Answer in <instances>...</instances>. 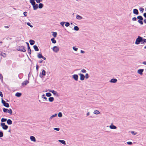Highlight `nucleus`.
<instances>
[{
	"label": "nucleus",
	"instance_id": "21",
	"mask_svg": "<svg viewBox=\"0 0 146 146\" xmlns=\"http://www.w3.org/2000/svg\"><path fill=\"white\" fill-rule=\"evenodd\" d=\"M7 123L8 125H11L12 124V121L10 119H8L7 121Z\"/></svg>",
	"mask_w": 146,
	"mask_h": 146
},
{
	"label": "nucleus",
	"instance_id": "44",
	"mask_svg": "<svg viewBox=\"0 0 146 146\" xmlns=\"http://www.w3.org/2000/svg\"><path fill=\"white\" fill-rule=\"evenodd\" d=\"M85 77L86 79H87L89 78V76L88 74L86 73V74Z\"/></svg>",
	"mask_w": 146,
	"mask_h": 146
},
{
	"label": "nucleus",
	"instance_id": "62",
	"mask_svg": "<svg viewBox=\"0 0 146 146\" xmlns=\"http://www.w3.org/2000/svg\"><path fill=\"white\" fill-rule=\"evenodd\" d=\"M43 59L45 60L46 59V58L45 57H44L43 56H42V58Z\"/></svg>",
	"mask_w": 146,
	"mask_h": 146
},
{
	"label": "nucleus",
	"instance_id": "39",
	"mask_svg": "<svg viewBox=\"0 0 146 146\" xmlns=\"http://www.w3.org/2000/svg\"><path fill=\"white\" fill-rule=\"evenodd\" d=\"M0 79L1 80V82H3V76L2 74L0 73Z\"/></svg>",
	"mask_w": 146,
	"mask_h": 146
},
{
	"label": "nucleus",
	"instance_id": "55",
	"mask_svg": "<svg viewBox=\"0 0 146 146\" xmlns=\"http://www.w3.org/2000/svg\"><path fill=\"white\" fill-rule=\"evenodd\" d=\"M0 96L1 97H3V95L2 94V93L1 92H0Z\"/></svg>",
	"mask_w": 146,
	"mask_h": 146
},
{
	"label": "nucleus",
	"instance_id": "14",
	"mask_svg": "<svg viewBox=\"0 0 146 146\" xmlns=\"http://www.w3.org/2000/svg\"><path fill=\"white\" fill-rule=\"evenodd\" d=\"M32 5L33 6V9L34 10H36L38 9V5L37 4H36L35 3Z\"/></svg>",
	"mask_w": 146,
	"mask_h": 146
},
{
	"label": "nucleus",
	"instance_id": "2",
	"mask_svg": "<svg viewBox=\"0 0 146 146\" xmlns=\"http://www.w3.org/2000/svg\"><path fill=\"white\" fill-rule=\"evenodd\" d=\"M17 50L19 51L25 52L26 50L24 46H19L17 48Z\"/></svg>",
	"mask_w": 146,
	"mask_h": 146
},
{
	"label": "nucleus",
	"instance_id": "37",
	"mask_svg": "<svg viewBox=\"0 0 146 146\" xmlns=\"http://www.w3.org/2000/svg\"><path fill=\"white\" fill-rule=\"evenodd\" d=\"M142 20H138L137 21L139 23L141 24V25H143V22Z\"/></svg>",
	"mask_w": 146,
	"mask_h": 146
},
{
	"label": "nucleus",
	"instance_id": "54",
	"mask_svg": "<svg viewBox=\"0 0 146 146\" xmlns=\"http://www.w3.org/2000/svg\"><path fill=\"white\" fill-rule=\"evenodd\" d=\"M136 19H137V18H136L135 17H134L132 18V20L133 21H136Z\"/></svg>",
	"mask_w": 146,
	"mask_h": 146
},
{
	"label": "nucleus",
	"instance_id": "28",
	"mask_svg": "<svg viewBox=\"0 0 146 146\" xmlns=\"http://www.w3.org/2000/svg\"><path fill=\"white\" fill-rule=\"evenodd\" d=\"M52 35L54 37H56L57 33L56 32H52Z\"/></svg>",
	"mask_w": 146,
	"mask_h": 146
},
{
	"label": "nucleus",
	"instance_id": "20",
	"mask_svg": "<svg viewBox=\"0 0 146 146\" xmlns=\"http://www.w3.org/2000/svg\"><path fill=\"white\" fill-rule=\"evenodd\" d=\"M93 113L97 115L99 114L100 112L97 110H95Z\"/></svg>",
	"mask_w": 146,
	"mask_h": 146
},
{
	"label": "nucleus",
	"instance_id": "38",
	"mask_svg": "<svg viewBox=\"0 0 146 146\" xmlns=\"http://www.w3.org/2000/svg\"><path fill=\"white\" fill-rule=\"evenodd\" d=\"M41 97L42 98H44L46 100H47V98L46 97H45V95L44 94L42 95V96Z\"/></svg>",
	"mask_w": 146,
	"mask_h": 146
},
{
	"label": "nucleus",
	"instance_id": "29",
	"mask_svg": "<svg viewBox=\"0 0 146 146\" xmlns=\"http://www.w3.org/2000/svg\"><path fill=\"white\" fill-rule=\"evenodd\" d=\"M146 42V39L144 38L141 41V44H145Z\"/></svg>",
	"mask_w": 146,
	"mask_h": 146
},
{
	"label": "nucleus",
	"instance_id": "23",
	"mask_svg": "<svg viewBox=\"0 0 146 146\" xmlns=\"http://www.w3.org/2000/svg\"><path fill=\"white\" fill-rule=\"evenodd\" d=\"M54 98L53 97H50L48 98V100L50 102H52L54 100Z\"/></svg>",
	"mask_w": 146,
	"mask_h": 146
},
{
	"label": "nucleus",
	"instance_id": "59",
	"mask_svg": "<svg viewBox=\"0 0 146 146\" xmlns=\"http://www.w3.org/2000/svg\"><path fill=\"white\" fill-rule=\"evenodd\" d=\"M142 63L144 65H146V61H144Z\"/></svg>",
	"mask_w": 146,
	"mask_h": 146
},
{
	"label": "nucleus",
	"instance_id": "9",
	"mask_svg": "<svg viewBox=\"0 0 146 146\" xmlns=\"http://www.w3.org/2000/svg\"><path fill=\"white\" fill-rule=\"evenodd\" d=\"M79 75L80 76V79L82 81L84 80L85 76L82 74H79Z\"/></svg>",
	"mask_w": 146,
	"mask_h": 146
},
{
	"label": "nucleus",
	"instance_id": "4",
	"mask_svg": "<svg viewBox=\"0 0 146 146\" xmlns=\"http://www.w3.org/2000/svg\"><path fill=\"white\" fill-rule=\"evenodd\" d=\"M2 103L3 104V105L7 108H9V104L8 103H6L5 101L4 100L3 98L1 99Z\"/></svg>",
	"mask_w": 146,
	"mask_h": 146
},
{
	"label": "nucleus",
	"instance_id": "13",
	"mask_svg": "<svg viewBox=\"0 0 146 146\" xmlns=\"http://www.w3.org/2000/svg\"><path fill=\"white\" fill-rule=\"evenodd\" d=\"M143 71L144 69H139L138 70L137 73L140 75H142L143 74L142 72H143Z\"/></svg>",
	"mask_w": 146,
	"mask_h": 146
},
{
	"label": "nucleus",
	"instance_id": "22",
	"mask_svg": "<svg viewBox=\"0 0 146 146\" xmlns=\"http://www.w3.org/2000/svg\"><path fill=\"white\" fill-rule=\"evenodd\" d=\"M58 141L64 145L66 144V142L65 141L63 140H59Z\"/></svg>",
	"mask_w": 146,
	"mask_h": 146
},
{
	"label": "nucleus",
	"instance_id": "1",
	"mask_svg": "<svg viewBox=\"0 0 146 146\" xmlns=\"http://www.w3.org/2000/svg\"><path fill=\"white\" fill-rule=\"evenodd\" d=\"M144 39L142 37L140 36H138L137 38L136 39V41L135 42V44L138 45L141 42L142 40Z\"/></svg>",
	"mask_w": 146,
	"mask_h": 146
},
{
	"label": "nucleus",
	"instance_id": "34",
	"mask_svg": "<svg viewBox=\"0 0 146 146\" xmlns=\"http://www.w3.org/2000/svg\"><path fill=\"white\" fill-rule=\"evenodd\" d=\"M57 116V114H54L52 115H51L50 117V119H52L53 118L56 117Z\"/></svg>",
	"mask_w": 146,
	"mask_h": 146
},
{
	"label": "nucleus",
	"instance_id": "3",
	"mask_svg": "<svg viewBox=\"0 0 146 146\" xmlns=\"http://www.w3.org/2000/svg\"><path fill=\"white\" fill-rule=\"evenodd\" d=\"M3 111L5 113H8L10 115H11L12 113V111L11 109H8L6 108H3Z\"/></svg>",
	"mask_w": 146,
	"mask_h": 146
},
{
	"label": "nucleus",
	"instance_id": "7",
	"mask_svg": "<svg viewBox=\"0 0 146 146\" xmlns=\"http://www.w3.org/2000/svg\"><path fill=\"white\" fill-rule=\"evenodd\" d=\"M48 91L49 92L52 93L54 95L56 96H58V95L57 92L53 90H48Z\"/></svg>",
	"mask_w": 146,
	"mask_h": 146
},
{
	"label": "nucleus",
	"instance_id": "57",
	"mask_svg": "<svg viewBox=\"0 0 146 146\" xmlns=\"http://www.w3.org/2000/svg\"><path fill=\"white\" fill-rule=\"evenodd\" d=\"M80 52L81 53H83V54H84L85 53V52L82 50H80Z\"/></svg>",
	"mask_w": 146,
	"mask_h": 146
},
{
	"label": "nucleus",
	"instance_id": "8",
	"mask_svg": "<svg viewBox=\"0 0 146 146\" xmlns=\"http://www.w3.org/2000/svg\"><path fill=\"white\" fill-rule=\"evenodd\" d=\"M52 50L54 52L57 53L59 50V48L58 46H55L53 47Z\"/></svg>",
	"mask_w": 146,
	"mask_h": 146
},
{
	"label": "nucleus",
	"instance_id": "50",
	"mask_svg": "<svg viewBox=\"0 0 146 146\" xmlns=\"http://www.w3.org/2000/svg\"><path fill=\"white\" fill-rule=\"evenodd\" d=\"M53 129L57 131H59L60 129L59 128H55Z\"/></svg>",
	"mask_w": 146,
	"mask_h": 146
},
{
	"label": "nucleus",
	"instance_id": "5",
	"mask_svg": "<svg viewBox=\"0 0 146 146\" xmlns=\"http://www.w3.org/2000/svg\"><path fill=\"white\" fill-rule=\"evenodd\" d=\"M46 72L44 70H42L41 73H40L39 74V76L41 78L43 77V76L46 75Z\"/></svg>",
	"mask_w": 146,
	"mask_h": 146
},
{
	"label": "nucleus",
	"instance_id": "49",
	"mask_svg": "<svg viewBox=\"0 0 146 146\" xmlns=\"http://www.w3.org/2000/svg\"><path fill=\"white\" fill-rule=\"evenodd\" d=\"M73 48V49L74 50H75V51H77L78 49V48H76V47H73V48Z\"/></svg>",
	"mask_w": 146,
	"mask_h": 146
},
{
	"label": "nucleus",
	"instance_id": "60",
	"mask_svg": "<svg viewBox=\"0 0 146 146\" xmlns=\"http://www.w3.org/2000/svg\"><path fill=\"white\" fill-rule=\"evenodd\" d=\"M36 3H40V0H35Z\"/></svg>",
	"mask_w": 146,
	"mask_h": 146
},
{
	"label": "nucleus",
	"instance_id": "33",
	"mask_svg": "<svg viewBox=\"0 0 146 146\" xmlns=\"http://www.w3.org/2000/svg\"><path fill=\"white\" fill-rule=\"evenodd\" d=\"M42 56L41 54L39 53L38 54L37 57L38 58H42Z\"/></svg>",
	"mask_w": 146,
	"mask_h": 146
},
{
	"label": "nucleus",
	"instance_id": "15",
	"mask_svg": "<svg viewBox=\"0 0 146 146\" xmlns=\"http://www.w3.org/2000/svg\"><path fill=\"white\" fill-rule=\"evenodd\" d=\"M133 14L136 15H138L139 14L138 10L137 9H133Z\"/></svg>",
	"mask_w": 146,
	"mask_h": 146
},
{
	"label": "nucleus",
	"instance_id": "51",
	"mask_svg": "<svg viewBox=\"0 0 146 146\" xmlns=\"http://www.w3.org/2000/svg\"><path fill=\"white\" fill-rule=\"evenodd\" d=\"M27 12H24L23 13V14L25 17H26L27 16Z\"/></svg>",
	"mask_w": 146,
	"mask_h": 146
},
{
	"label": "nucleus",
	"instance_id": "40",
	"mask_svg": "<svg viewBox=\"0 0 146 146\" xmlns=\"http://www.w3.org/2000/svg\"><path fill=\"white\" fill-rule=\"evenodd\" d=\"M131 133L133 135H135L137 134V133L135 132L134 131H131Z\"/></svg>",
	"mask_w": 146,
	"mask_h": 146
},
{
	"label": "nucleus",
	"instance_id": "43",
	"mask_svg": "<svg viewBox=\"0 0 146 146\" xmlns=\"http://www.w3.org/2000/svg\"><path fill=\"white\" fill-rule=\"evenodd\" d=\"M58 116L59 117H61L62 116V114L61 112H59L58 114Z\"/></svg>",
	"mask_w": 146,
	"mask_h": 146
},
{
	"label": "nucleus",
	"instance_id": "46",
	"mask_svg": "<svg viewBox=\"0 0 146 146\" xmlns=\"http://www.w3.org/2000/svg\"><path fill=\"white\" fill-rule=\"evenodd\" d=\"M3 136V133L1 131H0V137H1Z\"/></svg>",
	"mask_w": 146,
	"mask_h": 146
},
{
	"label": "nucleus",
	"instance_id": "64",
	"mask_svg": "<svg viewBox=\"0 0 146 146\" xmlns=\"http://www.w3.org/2000/svg\"><path fill=\"white\" fill-rule=\"evenodd\" d=\"M144 22L145 23H146V19H145L144 20Z\"/></svg>",
	"mask_w": 146,
	"mask_h": 146
},
{
	"label": "nucleus",
	"instance_id": "26",
	"mask_svg": "<svg viewBox=\"0 0 146 146\" xmlns=\"http://www.w3.org/2000/svg\"><path fill=\"white\" fill-rule=\"evenodd\" d=\"M137 18L139 19V20H143V18L141 16H139L137 17Z\"/></svg>",
	"mask_w": 146,
	"mask_h": 146
},
{
	"label": "nucleus",
	"instance_id": "35",
	"mask_svg": "<svg viewBox=\"0 0 146 146\" xmlns=\"http://www.w3.org/2000/svg\"><path fill=\"white\" fill-rule=\"evenodd\" d=\"M78 27L77 26H75L74 27V30L76 31H78L79 30Z\"/></svg>",
	"mask_w": 146,
	"mask_h": 146
},
{
	"label": "nucleus",
	"instance_id": "56",
	"mask_svg": "<svg viewBox=\"0 0 146 146\" xmlns=\"http://www.w3.org/2000/svg\"><path fill=\"white\" fill-rule=\"evenodd\" d=\"M86 115L87 116H88L89 115H90V113L89 112H88L87 113H86Z\"/></svg>",
	"mask_w": 146,
	"mask_h": 146
},
{
	"label": "nucleus",
	"instance_id": "45",
	"mask_svg": "<svg viewBox=\"0 0 146 146\" xmlns=\"http://www.w3.org/2000/svg\"><path fill=\"white\" fill-rule=\"evenodd\" d=\"M27 24L29 26L31 27L32 28L33 27V26L31 25L29 22L27 23Z\"/></svg>",
	"mask_w": 146,
	"mask_h": 146
},
{
	"label": "nucleus",
	"instance_id": "52",
	"mask_svg": "<svg viewBox=\"0 0 146 146\" xmlns=\"http://www.w3.org/2000/svg\"><path fill=\"white\" fill-rule=\"evenodd\" d=\"M127 144L129 145H131L132 144V142L130 141H129L127 142Z\"/></svg>",
	"mask_w": 146,
	"mask_h": 146
},
{
	"label": "nucleus",
	"instance_id": "36",
	"mask_svg": "<svg viewBox=\"0 0 146 146\" xmlns=\"http://www.w3.org/2000/svg\"><path fill=\"white\" fill-rule=\"evenodd\" d=\"M7 120V119L6 118H3L1 119V121L2 122H5Z\"/></svg>",
	"mask_w": 146,
	"mask_h": 146
},
{
	"label": "nucleus",
	"instance_id": "16",
	"mask_svg": "<svg viewBox=\"0 0 146 146\" xmlns=\"http://www.w3.org/2000/svg\"><path fill=\"white\" fill-rule=\"evenodd\" d=\"M30 139L32 141H33L34 142H35L36 141V140L35 137L33 136H30Z\"/></svg>",
	"mask_w": 146,
	"mask_h": 146
},
{
	"label": "nucleus",
	"instance_id": "53",
	"mask_svg": "<svg viewBox=\"0 0 146 146\" xmlns=\"http://www.w3.org/2000/svg\"><path fill=\"white\" fill-rule=\"evenodd\" d=\"M81 72L83 73H86V70L84 69L82 70Z\"/></svg>",
	"mask_w": 146,
	"mask_h": 146
},
{
	"label": "nucleus",
	"instance_id": "24",
	"mask_svg": "<svg viewBox=\"0 0 146 146\" xmlns=\"http://www.w3.org/2000/svg\"><path fill=\"white\" fill-rule=\"evenodd\" d=\"M35 41L34 40H31L29 41V42L31 45H33L35 43Z\"/></svg>",
	"mask_w": 146,
	"mask_h": 146
},
{
	"label": "nucleus",
	"instance_id": "12",
	"mask_svg": "<svg viewBox=\"0 0 146 146\" xmlns=\"http://www.w3.org/2000/svg\"><path fill=\"white\" fill-rule=\"evenodd\" d=\"M29 81L28 80H27L23 82L22 83V85L23 86H25L29 83Z\"/></svg>",
	"mask_w": 146,
	"mask_h": 146
},
{
	"label": "nucleus",
	"instance_id": "17",
	"mask_svg": "<svg viewBox=\"0 0 146 146\" xmlns=\"http://www.w3.org/2000/svg\"><path fill=\"white\" fill-rule=\"evenodd\" d=\"M76 19L78 20H80L82 19V17L79 15H77L76 16Z\"/></svg>",
	"mask_w": 146,
	"mask_h": 146
},
{
	"label": "nucleus",
	"instance_id": "10",
	"mask_svg": "<svg viewBox=\"0 0 146 146\" xmlns=\"http://www.w3.org/2000/svg\"><path fill=\"white\" fill-rule=\"evenodd\" d=\"M72 77L75 80L77 81L78 80V76L77 74H75L72 75Z\"/></svg>",
	"mask_w": 146,
	"mask_h": 146
},
{
	"label": "nucleus",
	"instance_id": "63",
	"mask_svg": "<svg viewBox=\"0 0 146 146\" xmlns=\"http://www.w3.org/2000/svg\"><path fill=\"white\" fill-rule=\"evenodd\" d=\"M43 61V60H41L39 61V63H41Z\"/></svg>",
	"mask_w": 146,
	"mask_h": 146
},
{
	"label": "nucleus",
	"instance_id": "47",
	"mask_svg": "<svg viewBox=\"0 0 146 146\" xmlns=\"http://www.w3.org/2000/svg\"><path fill=\"white\" fill-rule=\"evenodd\" d=\"M1 55L2 56H3L4 57H5L6 56V54L4 53H2L1 54Z\"/></svg>",
	"mask_w": 146,
	"mask_h": 146
},
{
	"label": "nucleus",
	"instance_id": "58",
	"mask_svg": "<svg viewBox=\"0 0 146 146\" xmlns=\"http://www.w3.org/2000/svg\"><path fill=\"white\" fill-rule=\"evenodd\" d=\"M38 66L37 65H36V70H37V71H38Z\"/></svg>",
	"mask_w": 146,
	"mask_h": 146
},
{
	"label": "nucleus",
	"instance_id": "25",
	"mask_svg": "<svg viewBox=\"0 0 146 146\" xmlns=\"http://www.w3.org/2000/svg\"><path fill=\"white\" fill-rule=\"evenodd\" d=\"M21 95V94L20 93L17 92L15 94V96L17 97H20Z\"/></svg>",
	"mask_w": 146,
	"mask_h": 146
},
{
	"label": "nucleus",
	"instance_id": "32",
	"mask_svg": "<svg viewBox=\"0 0 146 146\" xmlns=\"http://www.w3.org/2000/svg\"><path fill=\"white\" fill-rule=\"evenodd\" d=\"M51 40L53 43H55L56 42V41L54 39V38H53L51 39Z\"/></svg>",
	"mask_w": 146,
	"mask_h": 146
},
{
	"label": "nucleus",
	"instance_id": "6",
	"mask_svg": "<svg viewBox=\"0 0 146 146\" xmlns=\"http://www.w3.org/2000/svg\"><path fill=\"white\" fill-rule=\"evenodd\" d=\"M1 125L2 127V128L4 130H6L8 128V126L7 125H5V123H1Z\"/></svg>",
	"mask_w": 146,
	"mask_h": 146
},
{
	"label": "nucleus",
	"instance_id": "42",
	"mask_svg": "<svg viewBox=\"0 0 146 146\" xmlns=\"http://www.w3.org/2000/svg\"><path fill=\"white\" fill-rule=\"evenodd\" d=\"M65 23H66L65 25L66 27H68L70 25V23L68 22H65Z\"/></svg>",
	"mask_w": 146,
	"mask_h": 146
},
{
	"label": "nucleus",
	"instance_id": "18",
	"mask_svg": "<svg viewBox=\"0 0 146 146\" xmlns=\"http://www.w3.org/2000/svg\"><path fill=\"white\" fill-rule=\"evenodd\" d=\"M33 48L36 51H37L39 50V49L37 46L36 45H34L33 46Z\"/></svg>",
	"mask_w": 146,
	"mask_h": 146
},
{
	"label": "nucleus",
	"instance_id": "30",
	"mask_svg": "<svg viewBox=\"0 0 146 146\" xmlns=\"http://www.w3.org/2000/svg\"><path fill=\"white\" fill-rule=\"evenodd\" d=\"M28 47V53L30 54H31V50L30 49V47L29 46Z\"/></svg>",
	"mask_w": 146,
	"mask_h": 146
},
{
	"label": "nucleus",
	"instance_id": "31",
	"mask_svg": "<svg viewBox=\"0 0 146 146\" xmlns=\"http://www.w3.org/2000/svg\"><path fill=\"white\" fill-rule=\"evenodd\" d=\"M46 95L47 97H49L52 96V94L48 92L46 93Z\"/></svg>",
	"mask_w": 146,
	"mask_h": 146
},
{
	"label": "nucleus",
	"instance_id": "27",
	"mask_svg": "<svg viewBox=\"0 0 146 146\" xmlns=\"http://www.w3.org/2000/svg\"><path fill=\"white\" fill-rule=\"evenodd\" d=\"M43 6V4L41 3H40L38 5V8L39 9H41L42 8Z\"/></svg>",
	"mask_w": 146,
	"mask_h": 146
},
{
	"label": "nucleus",
	"instance_id": "11",
	"mask_svg": "<svg viewBox=\"0 0 146 146\" xmlns=\"http://www.w3.org/2000/svg\"><path fill=\"white\" fill-rule=\"evenodd\" d=\"M117 80L116 78H112L110 80V82L111 83H115L117 82Z\"/></svg>",
	"mask_w": 146,
	"mask_h": 146
},
{
	"label": "nucleus",
	"instance_id": "48",
	"mask_svg": "<svg viewBox=\"0 0 146 146\" xmlns=\"http://www.w3.org/2000/svg\"><path fill=\"white\" fill-rule=\"evenodd\" d=\"M65 23V22H62L60 23V25H62L63 27L64 26V24Z\"/></svg>",
	"mask_w": 146,
	"mask_h": 146
},
{
	"label": "nucleus",
	"instance_id": "19",
	"mask_svg": "<svg viewBox=\"0 0 146 146\" xmlns=\"http://www.w3.org/2000/svg\"><path fill=\"white\" fill-rule=\"evenodd\" d=\"M110 128L112 129H115L117 128L116 127L113 125H111L110 126Z\"/></svg>",
	"mask_w": 146,
	"mask_h": 146
},
{
	"label": "nucleus",
	"instance_id": "41",
	"mask_svg": "<svg viewBox=\"0 0 146 146\" xmlns=\"http://www.w3.org/2000/svg\"><path fill=\"white\" fill-rule=\"evenodd\" d=\"M139 9L141 13H143L144 10L143 8L142 7L139 8Z\"/></svg>",
	"mask_w": 146,
	"mask_h": 146
},
{
	"label": "nucleus",
	"instance_id": "61",
	"mask_svg": "<svg viewBox=\"0 0 146 146\" xmlns=\"http://www.w3.org/2000/svg\"><path fill=\"white\" fill-rule=\"evenodd\" d=\"M143 15L145 18H146V13H144L143 14Z\"/></svg>",
	"mask_w": 146,
	"mask_h": 146
}]
</instances>
